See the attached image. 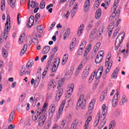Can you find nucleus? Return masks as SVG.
Returning <instances> with one entry per match:
<instances>
[{
    "label": "nucleus",
    "instance_id": "f257e3e1",
    "mask_svg": "<svg viewBox=\"0 0 129 129\" xmlns=\"http://www.w3.org/2000/svg\"><path fill=\"white\" fill-rule=\"evenodd\" d=\"M36 114L32 116V120L35 122H38L39 126H42L45 123V120L47 118V114L44 112V110L39 111L38 110L36 111Z\"/></svg>",
    "mask_w": 129,
    "mask_h": 129
},
{
    "label": "nucleus",
    "instance_id": "f03ea898",
    "mask_svg": "<svg viewBox=\"0 0 129 129\" xmlns=\"http://www.w3.org/2000/svg\"><path fill=\"white\" fill-rule=\"evenodd\" d=\"M119 0H115L113 8H112V14L109 18V21H112V20H116L117 18L119 17V13L121 8L116 10V6L118 5Z\"/></svg>",
    "mask_w": 129,
    "mask_h": 129
},
{
    "label": "nucleus",
    "instance_id": "7ed1b4c3",
    "mask_svg": "<svg viewBox=\"0 0 129 129\" xmlns=\"http://www.w3.org/2000/svg\"><path fill=\"white\" fill-rule=\"evenodd\" d=\"M104 30V26H102L99 28L98 31L96 29H93L91 31V35L90 36V37L89 38V40L90 43H92V42H93V40L94 38H96V37H98V35L99 36H101V34L103 33Z\"/></svg>",
    "mask_w": 129,
    "mask_h": 129
},
{
    "label": "nucleus",
    "instance_id": "20e7f679",
    "mask_svg": "<svg viewBox=\"0 0 129 129\" xmlns=\"http://www.w3.org/2000/svg\"><path fill=\"white\" fill-rule=\"evenodd\" d=\"M102 115L100 116V111H99L98 114H99V120H100V125L101 127L104 126L105 123L106 122V119H105V113L107 112V107L105 104L102 106Z\"/></svg>",
    "mask_w": 129,
    "mask_h": 129
},
{
    "label": "nucleus",
    "instance_id": "39448f33",
    "mask_svg": "<svg viewBox=\"0 0 129 129\" xmlns=\"http://www.w3.org/2000/svg\"><path fill=\"white\" fill-rule=\"evenodd\" d=\"M11 22V17L9 15L7 16V21L5 24V29L4 30V39L7 40V38H8V35H7L9 32H10V30H11V24H9V23Z\"/></svg>",
    "mask_w": 129,
    "mask_h": 129
},
{
    "label": "nucleus",
    "instance_id": "423d86ee",
    "mask_svg": "<svg viewBox=\"0 0 129 129\" xmlns=\"http://www.w3.org/2000/svg\"><path fill=\"white\" fill-rule=\"evenodd\" d=\"M86 105V99H85V97H84V95H81L79 100L77 103V106L78 107H81L82 109H84L85 108V106Z\"/></svg>",
    "mask_w": 129,
    "mask_h": 129
},
{
    "label": "nucleus",
    "instance_id": "0eeeda50",
    "mask_svg": "<svg viewBox=\"0 0 129 129\" xmlns=\"http://www.w3.org/2000/svg\"><path fill=\"white\" fill-rule=\"evenodd\" d=\"M124 39V35H123L121 36V34L118 35L115 42V50L116 51H117V50H118Z\"/></svg>",
    "mask_w": 129,
    "mask_h": 129
},
{
    "label": "nucleus",
    "instance_id": "6e6552de",
    "mask_svg": "<svg viewBox=\"0 0 129 129\" xmlns=\"http://www.w3.org/2000/svg\"><path fill=\"white\" fill-rule=\"evenodd\" d=\"M65 106V101L62 102L60 107L58 109V112L56 114L55 117L54 118L55 121H57L60 118V116L62 115V112H63L64 107Z\"/></svg>",
    "mask_w": 129,
    "mask_h": 129
},
{
    "label": "nucleus",
    "instance_id": "1a4fd4ad",
    "mask_svg": "<svg viewBox=\"0 0 129 129\" xmlns=\"http://www.w3.org/2000/svg\"><path fill=\"white\" fill-rule=\"evenodd\" d=\"M56 110V105L52 104L50 105L49 108L48 109V117L51 119L53 117V115H54V113H55V111Z\"/></svg>",
    "mask_w": 129,
    "mask_h": 129
},
{
    "label": "nucleus",
    "instance_id": "9d476101",
    "mask_svg": "<svg viewBox=\"0 0 129 129\" xmlns=\"http://www.w3.org/2000/svg\"><path fill=\"white\" fill-rule=\"evenodd\" d=\"M90 69H91V66L90 65H88L86 67V68L82 74L83 79H85V78L88 76Z\"/></svg>",
    "mask_w": 129,
    "mask_h": 129
},
{
    "label": "nucleus",
    "instance_id": "9b49d317",
    "mask_svg": "<svg viewBox=\"0 0 129 129\" xmlns=\"http://www.w3.org/2000/svg\"><path fill=\"white\" fill-rule=\"evenodd\" d=\"M118 96V92H117L113 96V100L112 101V105L113 107H115L117 105V99Z\"/></svg>",
    "mask_w": 129,
    "mask_h": 129
},
{
    "label": "nucleus",
    "instance_id": "f8f14e48",
    "mask_svg": "<svg viewBox=\"0 0 129 129\" xmlns=\"http://www.w3.org/2000/svg\"><path fill=\"white\" fill-rule=\"evenodd\" d=\"M35 21V19L34 16H31L28 19V21L27 24V26L28 28H32L33 25H34V22Z\"/></svg>",
    "mask_w": 129,
    "mask_h": 129
},
{
    "label": "nucleus",
    "instance_id": "ddd939ff",
    "mask_svg": "<svg viewBox=\"0 0 129 129\" xmlns=\"http://www.w3.org/2000/svg\"><path fill=\"white\" fill-rule=\"evenodd\" d=\"M90 7V1L89 0L86 1L84 6V12H85V13H87V12H88V10H89Z\"/></svg>",
    "mask_w": 129,
    "mask_h": 129
},
{
    "label": "nucleus",
    "instance_id": "4468645a",
    "mask_svg": "<svg viewBox=\"0 0 129 129\" xmlns=\"http://www.w3.org/2000/svg\"><path fill=\"white\" fill-rule=\"evenodd\" d=\"M62 94H63V89H60V90H58L56 93V95L55 97L56 101H59V100H60V98H61Z\"/></svg>",
    "mask_w": 129,
    "mask_h": 129
},
{
    "label": "nucleus",
    "instance_id": "2eb2a0df",
    "mask_svg": "<svg viewBox=\"0 0 129 129\" xmlns=\"http://www.w3.org/2000/svg\"><path fill=\"white\" fill-rule=\"evenodd\" d=\"M113 28H114V22H112L109 25L108 27V37H110L111 36V34L112 33V30H113Z\"/></svg>",
    "mask_w": 129,
    "mask_h": 129
},
{
    "label": "nucleus",
    "instance_id": "dca6fc26",
    "mask_svg": "<svg viewBox=\"0 0 129 129\" xmlns=\"http://www.w3.org/2000/svg\"><path fill=\"white\" fill-rule=\"evenodd\" d=\"M73 89H74V85L71 84V87H69L67 91L68 93V95H67L68 97H70V96H71V95L73 92Z\"/></svg>",
    "mask_w": 129,
    "mask_h": 129
},
{
    "label": "nucleus",
    "instance_id": "f3484780",
    "mask_svg": "<svg viewBox=\"0 0 129 129\" xmlns=\"http://www.w3.org/2000/svg\"><path fill=\"white\" fill-rule=\"evenodd\" d=\"M85 27V26H84V24H81L78 29V36H81V34H82V32H83V31H84V28Z\"/></svg>",
    "mask_w": 129,
    "mask_h": 129
},
{
    "label": "nucleus",
    "instance_id": "a211bd4d",
    "mask_svg": "<svg viewBox=\"0 0 129 129\" xmlns=\"http://www.w3.org/2000/svg\"><path fill=\"white\" fill-rule=\"evenodd\" d=\"M59 63L60 62L59 61H54V64L52 66V69H51L52 72H56L57 71V69L58 68V66H59Z\"/></svg>",
    "mask_w": 129,
    "mask_h": 129
},
{
    "label": "nucleus",
    "instance_id": "6ab92c4d",
    "mask_svg": "<svg viewBox=\"0 0 129 129\" xmlns=\"http://www.w3.org/2000/svg\"><path fill=\"white\" fill-rule=\"evenodd\" d=\"M50 46L48 45H46L44 47L42 51L43 55H45V54H48L49 53V51H50Z\"/></svg>",
    "mask_w": 129,
    "mask_h": 129
},
{
    "label": "nucleus",
    "instance_id": "aec40b11",
    "mask_svg": "<svg viewBox=\"0 0 129 129\" xmlns=\"http://www.w3.org/2000/svg\"><path fill=\"white\" fill-rule=\"evenodd\" d=\"M100 42H98L95 44L93 49L94 53H95V54H96V53L98 52V49H99V48H100Z\"/></svg>",
    "mask_w": 129,
    "mask_h": 129
},
{
    "label": "nucleus",
    "instance_id": "412c9836",
    "mask_svg": "<svg viewBox=\"0 0 129 129\" xmlns=\"http://www.w3.org/2000/svg\"><path fill=\"white\" fill-rule=\"evenodd\" d=\"M93 27V20H91L90 22H89L88 24L86 27V31L89 32V31H90V30L92 29Z\"/></svg>",
    "mask_w": 129,
    "mask_h": 129
},
{
    "label": "nucleus",
    "instance_id": "4be33fe9",
    "mask_svg": "<svg viewBox=\"0 0 129 129\" xmlns=\"http://www.w3.org/2000/svg\"><path fill=\"white\" fill-rule=\"evenodd\" d=\"M69 35H70V28H68L63 34V40L67 39L69 37Z\"/></svg>",
    "mask_w": 129,
    "mask_h": 129
},
{
    "label": "nucleus",
    "instance_id": "5701e85b",
    "mask_svg": "<svg viewBox=\"0 0 129 129\" xmlns=\"http://www.w3.org/2000/svg\"><path fill=\"white\" fill-rule=\"evenodd\" d=\"M101 17V9L100 8H99L96 12V15H95V18L96 20H98L99 18Z\"/></svg>",
    "mask_w": 129,
    "mask_h": 129
},
{
    "label": "nucleus",
    "instance_id": "b1692460",
    "mask_svg": "<svg viewBox=\"0 0 129 129\" xmlns=\"http://www.w3.org/2000/svg\"><path fill=\"white\" fill-rule=\"evenodd\" d=\"M72 42L71 43L70 45V51L72 52V51H73V49H74V47H75L76 45V38H74L73 39Z\"/></svg>",
    "mask_w": 129,
    "mask_h": 129
},
{
    "label": "nucleus",
    "instance_id": "393cba45",
    "mask_svg": "<svg viewBox=\"0 0 129 129\" xmlns=\"http://www.w3.org/2000/svg\"><path fill=\"white\" fill-rule=\"evenodd\" d=\"M82 68H83V64H82V63H81L78 66V68L77 69V70L76 71V73H75L76 75H78V74H79V73H80V71H81V70H82Z\"/></svg>",
    "mask_w": 129,
    "mask_h": 129
},
{
    "label": "nucleus",
    "instance_id": "a878e982",
    "mask_svg": "<svg viewBox=\"0 0 129 129\" xmlns=\"http://www.w3.org/2000/svg\"><path fill=\"white\" fill-rule=\"evenodd\" d=\"M106 93H107V90H106L102 93L100 98V101H103L104 99L105 98V96H106Z\"/></svg>",
    "mask_w": 129,
    "mask_h": 129
},
{
    "label": "nucleus",
    "instance_id": "bb28decb",
    "mask_svg": "<svg viewBox=\"0 0 129 129\" xmlns=\"http://www.w3.org/2000/svg\"><path fill=\"white\" fill-rule=\"evenodd\" d=\"M92 118V117L91 116H90L87 118L85 124V129H88V126H89L88 124H89V122L91 121Z\"/></svg>",
    "mask_w": 129,
    "mask_h": 129
},
{
    "label": "nucleus",
    "instance_id": "cd10ccee",
    "mask_svg": "<svg viewBox=\"0 0 129 129\" xmlns=\"http://www.w3.org/2000/svg\"><path fill=\"white\" fill-rule=\"evenodd\" d=\"M126 102H127V98H126V97L125 95H123L121 99L120 105H123V104L126 103Z\"/></svg>",
    "mask_w": 129,
    "mask_h": 129
},
{
    "label": "nucleus",
    "instance_id": "c85d7f7f",
    "mask_svg": "<svg viewBox=\"0 0 129 129\" xmlns=\"http://www.w3.org/2000/svg\"><path fill=\"white\" fill-rule=\"evenodd\" d=\"M72 71L69 70L67 72V73L64 75V77L66 79H69L71 77V75H72Z\"/></svg>",
    "mask_w": 129,
    "mask_h": 129
},
{
    "label": "nucleus",
    "instance_id": "c756f323",
    "mask_svg": "<svg viewBox=\"0 0 129 129\" xmlns=\"http://www.w3.org/2000/svg\"><path fill=\"white\" fill-rule=\"evenodd\" d=\"M8 3L9 5L11 6L12 9L15 8L16 5V0H8Z\"/></svg>",
    "mask_w": 129,
    "mask_h": 129
},
{
    "label": "nucleus",
    "instance_id": "7c9ffc66",
    "mask_svg": "<svg viewBox=\"0 0 129 129\" xmlns=\"http://www.w3.org/2000/svg\"><path fill=\"white\" fill-rule=\"evenodd\" d=\"M102 57H99V55H97L95 62L96 63V64H99V63H101V62L102 61Z\"/></svg>",
    "mask_w": 129,
    "mask_h": 129
},
{
    "label": "nucleus",
    "instance_id": "2f4dec72",
    "mask_svg": "<svg viewBox=\"0 0 129 129\" xmlns=\"http://www.w3.org/2000/svg\"><path fill=\"white\" fill-rule=\"evenodd\" d=\"M99 113L97 114L96 117V120L95 122H94V126H97V125L98 124V123L99 122Z\"/></svg>",
    "mask_w": 129,
    "mask_h": 129
},
{
    "label": "nucleus",
    "instance_id": "473e14b6",
    "mask_svg": "<svg viewBox=\"0 0 129 129\" xmlns=\"http://www.w3.org/2000/svg\"><path fill=\"white\" fill-rule=\"evenodd\" d=\"M14 115H15V111L13 110L11 112V113L10 114L9 119L8 120V122L9 123H11V122L13 121V119L14 118Z\"/></svg>",
    "mask_w": 129,
    "mask_h": 129
},
{
    "label": "nucleus",
    "instance_id": "72a5a7b5",
    "mask_svg": "<svg viewBox=\"0 0 129 129\" xmlns=\"http://www.w3.org/2000/svg\"><path fill=\"white\" fill-rule=\"evenodd\" d=\"M116 125V123H115V121H111L109 125V129H113Z\"/></svg>",
    "mask_w": 129,
    "mask_h": 129
},
{
    "label": "nucleus",
    "instance_id": "f704fd0d",
    "mask_svg": "<svg viewBox=\"0 0 129 129\" xmlns=\"http://www.w3.org/2000/svg\"><path fill=\"white\" fill-rule=\"evenodd\" d=\"M64 82V79H61L59 82H58V85L57 86V89H58V90H60V87H62V86H63V83Z\"/></svg>",
    "mask_w": 129,
    "mask_h": 129
},
{
    "label": "nucleus",
    "instance_id": "c9c22d12",
    "mask_svg": "<svg viewBox=\"0 0 129 129\" xmlns=\"http://www.w3.org/2000/svg\"><path fill=\"white\" fill-rule=\"evenodd\" d=\"M25 33H23L20 37L19 41V43L20 44H23V43H24V41L22 40L24 39V38H25Z\"/></svg>",
    "mask_w": 129,
    "mask_h": 129
},
{
    "label": "nucleus",
    "instance_id": "e433bc0d",
    "mask_svg": "<svg viewBox=\"0 0 129 129\" xmlns=\"http://www.w3.org/2000/svg\"><path fill=\"white\" fill-rule=\"evenodd\" d=\"M101 2V0H97V1H96L94 5V9H97L100 5Z\"/></svg>",
    "mask_w": 129,
    "mask_h": 129
},
{
    "label": "nucleus",
    "instance_id": "4c0bfd02",
    "mask_svg": "<svg viewBox=\"0 0 129 129\" xmlns=\"http://www.w3.org/2000/svg\"><path fill=\"white\" fill-rule=\"evenodd\" d=\"M77 120H75L73 122V124H72L71 129H76V126H77Z\"/></svg>",
    "mask_w": 129,
    "mask_h": 129
},
{
    "label": "nucleus",
    "instance_id": "58836bf2",
    "mask_svg": "<svg viewBox=\"0 0 129 129\" xmlns=\"http://www.w3.org/2000/svg\"><path fill=\"white\" fill-rule=\"evenodd\" d=\"M95 75V72L94 73V74H92L91 75L90 77V78L89 79V83H91L92 81H93V79H94V76Z\"/></svg>",
    "mask_w": 129,
    "mask_h": 129
},
{
    "label": "nucleus",
    "instance_id": "ea45409f",
    "mask_svg": "<svg viewBox=\"0 0 129 129\" xmlns=\"http://www.w3.org/2000/svg\"><path fill=\"white\" fill-rule=\"evenodd\" d=\"M26 71V68L25 66H22V69L20 73V76H23L25 74V72Z\"/></svg>",
    "mask_w": 129,
    "mask_h": 129
},
{
    "label": "nucleus",
    "instance_id": "a19ab883",
    "mask_svg": "<svg viewBox=\"0 0 129 129\" xmlns=\"http://www.w3.org/2000/svg\"><path fill=\"white\" fill-rule=\"evenodd\" d=\"M70 15V13H69V11H68L66 14H63L62 15V18H63V19H66V20H68Z\"/></svg>",
    "mask_w": 129,
    "mask_h": 129
},
{
    "label": "nucleus",
    "instance_id": "79ce46f5",
    "mask_svg": "<svg viewBox=\"0 0 129 129\" xmlns=\"http://www.w3.org/2000/svg\"><path fill=\"white\" fill-rule=\"evenodd\" d=\"M109 69H106L105 72L103 74V79H105V78H106V75H107L108 73H109Z\"/></svg>",
    "mask_w": 129,
    "mask_h": 129
},
{
    "label": "nucleus",
    "instance_id": "37998d69",
    "mask_svg": "<svg viewBox=\"0 0 129 129\" xmlns=\"http://www.w3.org/2000/svg\"><path fill=\"white\" fill-rule=\"evenodd\" d=\"M39 6V4L35 3L34 1H31V4L30 5V7H31V8H35L36 7H37Z\"/></svg>",
    "mask_w": 129,
    "mask_h": 129
},
{
    "label": "nucleus",
    "instance_id": "c03bdc74",
    "mask_svg": "<svg viewBox=\"0 0 129 129\" xmlns=\"http://www.w3.org/2000/svg\"><path fill=\"white\" fill-rule=\"evenodd\" d=\"M46 6V4L45 2H41L40 4V8L41 10H43V9H45V7Z\"/></svg>",
    "mask_w": 129,
    "mask_h": 129
},
{
    "label": "nucleus",
    "instance_id": "a18cd8bd",
    "mask_svg": "<svg viewBox=\"0 0 129 129\" xmlns=\"http://www.w3.org/2000/svg\"><path fill=\"white\" fill-rule=\"evenodd\" d=\"M94 104H92V102H90L89 105V107H88V109H89V111H91V110H93V106H94Z\"/></svg>",
    "mask_w": 129,
    "mask_h": 129
},
{
    "label": "nucleus",
    "instance_id": "49530a36",
    "mask_svg": "<svg viewBox=\"0 0 129 129\" xmlns=\"http://www.w3.org/2000/svg\"><path fill=\"white\" fill-rule=\"evenodd\" d=\"M64 126H65V120H62L61 122L59 129H63Z\"/></svg>",
    "mask_w": 129,
    "mask_h": 129
},
{
    "label": "nucleus",
    "instance_id": "de8ad7c7",
    "mask_svg": "<svg viewBox=\"0 0 129 129\" xmlns=\"http://www.w3.org/2000/svg\"><path fill=\"white\" fill-rule=\"evenodd\" d=\"M52 87H53V88H55V86H54V82H53V81L50 82L48 85V88H52Z\"/></svg>",
    "mask_w": 129,
    "mask_h": 129
},
{
    "label": "nucleus",
    "instance_id": "09e8293b",
    "mask_svg": "<svg viewBox=\"0 0 129 129\" xmlns=\"http://www.w3.org/2000/svg\"><path fill=\"white\" fill-rule=\"evenodd\" d=\"M2 4H3V5L1 6V10L2 11H4L5 10V0H2Z\"/></svg>",
    "mask_w": 129,
    "mask_h": 129
},
{
    "label": "nucleus",
    "instance_id": "8fccbe9b",
    "mask_svg": "<svg viewBox=\"0 0 129 129\" xmlns=\"http://www.w3.org/2000/svg\"><path fill=\"white\" fill-rule=\"evenodd\" d=\"M78 9V5H77V4H76L73 6V11H76V12H77Z\"/></svg>",
    "mask_w": 129,
    "mask_h": 129
},
{
    "label": "nucleus",
    "instance_id": "3c124183",
    "mask_svg": "<svg viewBox=\"0 0 129 129\" xmlns=\"http://www.w3.org/2000/svg\"><path fill=\"white\" fill-rule=\"evenodd\" d=\"M112 66V61H110L109 63L108 64V66L106 69H109L110 71Z\"/></svg>",
    "mask_w": 129,
    "mask_h": 129
},
{
    "label": "nucleus",
    "instance_id": "603ef678",
    "mask_svg": "<svg viewBox=\"0 0 129 129\" xmlns=\"http://www.w3.org/2000/svg\"><path fill=\"white\" fill-rule=\"evenodd\" d=\"M26 50H25V48H23L20 53V56H23L25 53H26Z\"/></svg>",
    "mask_w": 129,
    "mask_h": 129
},
{
    "label": "nucleus",
    "instance_id": "864d4df0",
    "mask_svg": "<svg viewBox=\"0 0 129 129\" xmlns=\"http://www.w3.org/2000/svg\"><path fill=\"white\" fill-rule=\"evenodd\" d=\"M43 31V28H39V27H37V32H38V33L42 34Z\"/></svg>",
    "mask_w": 129,
    "mask_h": 129
},
{
    "label": "nucleus",
    "instance_id": "5fc2aeb1",
    "mask_svg": "<svg viewBox=\"0 0 129 129\" xmlns=\"http://www.w3.org/2000/svg\"><path fill=\"white\" fill-rule=\"evenodd\" d=\"M55 56V53L52 54L50 55V60H48V63H51V62H52V58H54V56Z\"/></svg>",
    "mask_w": 129,
    "mask_h": 129
},
{
    "label": "nucleus",
    "instance_id": "6e6d98bb",
    "mask_svg": "<svg viewBox=\"0 0 129 129\" xmlns=\"http://www.w3.org/2000/svg\"><path fill=\"white\" fill-rule=\"evenodd\" d=\"M52 52L55 54L57 51H58V46H55L53 49H52Z\"/></svg>",
    "mask_w": 129,
    "mask_h": 129
},
{
    "label": "nucleus",
    "instance_id": "4d7b16f0",
    "mask_svg": "<svg viewBox=\"0 0 129 129\" xmlns=\"http://www.w3.org/2000/svg\"><path fill=\"white\" fill-rule=\"evenodd\" d=\"M47 107H48V103H45L42 107V108H43L42 110H43V111H44L45 108H47Z\"/></svg>",
    "mask_w": 129,
    "mask_h": 129
},
{
    "label": "nucleus",
    "instance_id": "13d9d810",
    "mask_svg": "<svg viewBox=\"0 0 129 129\" xmlns=\"http://www.w3.org/2000/svg\"><path fill=\"white\" fill-rule=\"evenodd\" d=\"M28 64H30V66H33V64H34V61H33V60L32 59H30L29 60V61L28 62Z\"/></svg>",
    "mask_w": 129,
    "mask_h": 129
},
{
    "label": "nucleus",
    "instance_id": "bf43d9fd",
    "mask_svg": "<svg viewBox=\"0 0 129 129\" xmlns=\"http://www.w3.org/2000/svg\"><path fill=\"white\" fill-rule=\"evenodd\" d=\"M2 55L4 58H7L8 57V52H2Z\"/></svg>",
    "mask_w": 129,
    "mask_h": 129
},
{
    "label": "nucleus",
    "instance_id": "052dcab7",
    "mask_svg": "<svg viewBox=\"0 0 129 129\" xmlns=\"http://www.w3.org/2000/svg\"><path fill=\"white\" fill-rule=\"evenodd\" d=\"M69 55H68V54H66L64 55V57H63V59H64L66 61H67L68 60V57Z\"/></svg>",
    "mask_w": 129,
    "mask_h": 129
},
{
    "label": "nucleus",
    "instance_id": "680f3d73",
    "mask_svg": "<svg viewBox=\"0 0 129 129\" xmlns=\"http://www.w3.org/2000/svg\"><path fill=\"white\" fill-rule=\"evenodd\" d=\"M53 6L54 5L52 4H49L46 7V10H49L50 8H53Z\"/></svg>",
    "mask_w": 129,
    "mask_h": 129
},
{
    "label": "nucleus",
    "instance_id": "e2e57ef3",
    "mask_svg": "<svg viewBox=\"0 0 129 129\" xmlns=\"http://www.w3.org/2000/svg\"><path fill=\"white\" fill-rule=\"evenodd\" d=\"M86 44V41H84L82 42L81 44L80 45V47H85Z\"/></svg>",
    "mask_w": 129,
    "mask_h": 129
},
{
    "label": "nucleus",
    "instance_id": "0e129e2a",
    "mask_svg": "<svg viewBox=\"0 0 129 129\" xmlns=\"http://www.w3.org/2000/svg\"><path fill=\"white\" fill-rule=\"evenodd\" d=\"M15 125L11 124L8 126V129H14L15 128Z\"/></svg>",
    "mask_w": 129,
    "mask_h": 129
},
{
    "label": "nucleus",
    "instance_id": "69168bd1",
    "mask_svg": "<svg viewBox=\"0 0 129 129\" xmlns=\"http://www.w3.org/2000/svg\"><path fill=\"white\" fill-rule=\"evenodd\" d=\"M75 14H76V11H72L71 13V17L73 18V17L75 16Z\"/></svg>",
    "mask_w": 129,
    "mask_h": 129
},
{
    "label": "nucleus",
    "instance_id": "338daca9",
    "mask_svg": "<svg viewBox=\"0 0 129 129\" xmlns=\"http://www.w3.org/2000/svg\"><path fill=\"white\" fill-rule=\"evenodd\" d=\"M47 58V55H44L41 59V61L42 62H44V60Z\"/></svg>",
    "mask_w": 129,
    "mask_h": 129
},
{
    "label": "nucleus",
    "instance_id": "774afa93",
    "mask_svg": "<svg viewBox=\"0 0 129 129\" xmlns=\"http://www.w3.org/2000/svg\"><path fill=\"white\" fill-rule=\"evenodd\" d=\"M40 80H41V74H38L36 80H37V81H40Z\"/></svg>",
    "mask_w": 129,
    "mask_h": 129
}]
</instances>
